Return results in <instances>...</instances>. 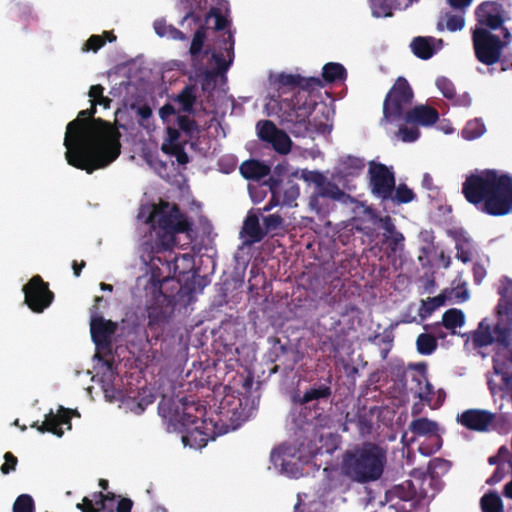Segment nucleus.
Returning a JSON list of instances; mask_svg holds the SVG:
<instances>
[{
	"instance_id": "20e7f679",
	"label": "nucleus",
	"mask_w": 512,
	"mask_h": 512,
	"mask_svg": "<svg viewBox=\"0 0 512 512\" xmlns=\"http://www.w3.org/2000/svg\"><path fill=\"white\" fill-rule=\"evenodd\" d=\"M386 450L372 442H364L347 450L341 461V472L350 480L365 484L381 478L386 464Z\"/></svg>"
},
{
	"instance_id": "393cba45",
	"label": "nucleus",
	"mask_w": 512,
	"mask_h": 512,
	"mask_svg": "<svg viewBox=\"0 0 512 512\" xmlns=\"http://www.w3.org/2000/svg\"><path fill=\"white\" fill-rule=\"evenodd\" d=\"M234 44L235 41L233 33L231 31H228L227 36L223 37L221 41L220 48L225 50L229 57V60L227 61L222 53L215 52L212 54V59L215 62L218 72H225L231 65L234 56Z\"/></svg>"
},
{
	"instance_id": "a878e982",
	"label": "nucleus",
	"mask_w": 512,
	"mask_h": 512,
	"mask_svg": "<svg viewBox=\"0 0 512 512\" xmlns=\"http://www.w3.org/2000/svg\"><path fill=\"white\" fill-rule=\"evenodd\" d=\"M354 424L360 435L371 434L373 423L371 417L365 411H358L355 414L346 413L343 431H348V425Z\"/></svg>"
},
{
	"instance_id": "bf43d9fd",
	"label": "nucleus",
	"mask_w": 512,
	"mask_h": 512,
	"mask_svg": "<svg viewBox=\"0 0 512 512\" xmlns=\"http://www.w3.org/2000/svg\"><path fill=\"white\" fill-rule=\"evenodd\" d=\"M105 44V39L100 35H92L86 41L85 50L97 52Z\"/></svg>"
},
{
	"instance_id": "423d86ee",
	"label": "nucleus",
	"mask_w": 512,
	"mask_h": 512,
	"mask_svg": "<svg viewBox=\"0 0 512 512\" xmlns=\"http://www.w3.org/2000/svg\"><path fill=\"white\" fill-rule=\"evenodd\" d=\"M301 178L314 185L313 192L309 197V208L320 220H323L331 212L335 201L346 203L351 199L349 194L320 171L302 170Z\"/></svg>"
},
{
	"instance_id": "ddd939ff",
	"label": "nucleus",
	"mask_w": 512,
	"mask_h": 512,
	"mask_svg": "<svg viewBox=\"0 0 512 512\" xmlns=\"http://www.w3.org/2000/svg\"><path fill=\"white\" fill-rule=\"evenodd\" d=\"M22 290L24 303L35 313H42L54 300V293L40 275L33 276Z\"/></svg>"
},
{
	"instance_id": "4d7b16f0",
	"label": "nucleus",
	"mask_w": 512,
	"mask_h": 512,
	"mask_svg": "<svg viewBox=\"0 0 512 512\" xmlns=\"http://www.w3.org/2000/svg\"><path fill=\"white\" fill-rule=\"evenodd\" d=\"M4 460L5 462L0 467V471L2 472V474L7 475L10 472L16 470L18 459L13 453L6 452L4 454Z\"/></svg>"
},
{
	"instance_id": "7ed1b4c3",
	"label": "nucleus",
	"mask_w": 512,
	"mask_h": 512,
	"mask_svg": "<svg viewBox=\"0 0 512 512\" xmlns=\"http://www.w3.org/2000/svg\"><path fill=\"white\" fill-rule=\"evenodd\" d=\"M466 200L481 205V210L492 216H504L512 212V177L499 175L495 170L486 169L467 176L462 184Z\"/></svg>"
},
{
	"instance_id": "b1692460",
	"label": "nucleus",
	"mask_w": 512,
	"mask_h": 512,
	"mask_svg": "<svg viewBox=\"0 0 512 512\" xmlns=\"http://www.w3.org/2000/svg\"><path fill=\"white\" fill-rule=\"evenodd\" d=\"M285 172H286L285 166L278 164L274 167L272 175L265 182V184L269 187L272 197H271L268 205L264 207V209H263L264 211H269L272 207H274L280 203L281 183H282L281 177L285 174Z\"/></svg>"
},
{
	"instance_id": "c9c22d12",
	"label": "nucleus",
	"mask_w": 512,
	"mask_h": 512,
	"mask_svg": "<svg viewBox=\"0 0 512 512\" xmlns=\"http://www.w3.org/2000/svg\"><path fill=\"white\" fill-rule=\"evenodd\" d=\"M154 30L160 37L167 36L173 40H186V35L173 25H168L163 20H157L154 22Z\"/></svg>"
},
{
	"instance_id": "473e14b6",
	"label": "nucleus",
	"mask_w": 512,
	"mask_h": 512,
	"mask_svg": "<svg viewBox=\"0 0 512 512\" xmlns=\"http://www.w3.org/2000/svg\"><path fill=\"white\" fill-rule=\"evenodd\" d=\"M197 88L193 84L186 85L177 95L176 101L181 105L183 112L191 114L194 112V105L197 100Z\"/></svg>"
},
{
	"instance_id": "13d9d810",
	"label": "nucleus",
	"mask_w": 512,
	"mask_h": 512,
	"mask_svg": "<svg viewBox=\"0 0 512 512\" xmlns=\"http://www.w3.org/2000/svg\"><path fill=\"white\" fill-rule=\"evenodd\" d=\"M482 24L486 25L490 29L496 30L502 27L503 18L500 14H487L483 20H481Z\"/></svg>"
},
{
	"instance_id": "5701e85b",
	"label": "nucleus",
	"mask_w": 512,
	"mask_h": 512,
	"mask_svg": "<svg viewBox=\"0 0 512 512\" xmlns=\"http://www.w3.org/2000/svg\"><path fill=\"white\" fill-rule=\"evenodd\" d=\"M279 226H242L239 233L241 239L240 249L251 247L258 243L272 230H276Z\"/></svg>"
},
{
	"instance_id": "a18cd8bd",
	"label": "nucleus",
	"mask_w": 512,
	"mask_h": 512,
	"mask_svg": "<svg viewBox=\"0 0 512 512\" xmlns=\"http://www.w3.org/2000/svg\"><path fill=\"white\" fill-rule=\"evenodd\" d=\"M273 461L277 464V462L279 460H281V467H282V470L284 472H286L287 474L293 476V477H296L299 472H300V469H299V466L297 463H291V461L289 459L286 458V453L283 451V454L281 456V451L278 450H274L272 452V455H271Z\"/></svg>"
},
{
	"instance_id": "1a4fd4ad",
	"label": "nucleus",
	"mask_w": 512,
	"mask_h": 512,
	"mask_svg": "<svg viewBox=\"0 0 512 512\" xmlns=\"http://www.w3.org/2000/svg\"><path fill=\"white\" fill-rule=\"evenodd\" d=\"M476 59L484 65L491 66L499 62L505 43L499 36L485 28H477L472 34Z\"/></svg>"
},
{
	"instance_id": "79ce46f5",
	"label": "nucleus",
	"mask_w": 512,
	"mask_h": 512,
	"mask_svg": "<svg viewBox=\"0 0 512 512\" xmlns=\"http://www.w3.org/2000/svg\"><path fill=\"white\" fill-rule=\"evenodd\" d=\"M483 512H503V503L500 496L496 493H487L480 500Z\"/></svg>"
},
{
	"instance_id": "c756f323",
	"label": "nucleus",
	"mask_w": 512,
	"mask_h": 512,
	"mask_svg": "<svg viewBox=\"0 0 512 512\" xmlns=\"http://www.w3.org/2000/svg\"><path fill=\"white\" fill-rule=\"evenodd\" d=\"M382 227L384 228L383 245L386 246V249L390 250L394 255L401 252L404 246V236L395 230L396 226Z\"/></svg>"
},
{
	"instance_id": "4468645a",
	"label": "nucleus",
	"mask_w": 512,
	"mask_h": 512,
	"mask_svg": "<svg viewBox=\"0 0 512 512\" xmlns=\"http://www.w3.org/2000/svg\"><path fill=\"white\" fill-rule=\"evenodd\" d=\"M409 430L416 436H426L427 440L419 445L418 451L423 456H431L438 452L443 440L438 433V423L426 417L414 419L409 424Z\"/></svg>"
},
{
	"instance_id": "0eeeda50",
	"label": "nucleus",
	"mask_w": 512,
	"mask_h": 512,
	"mask_svg": "<svg viewBox=\"0 0 512 512\" xmlns=\"http://www.w3.org/2000/svg\"><path fill=\"white\" fill-rule=\"evenodd\" d=\"M168 280V278L160 279L159 276L153 272L145 286L146 293H151L154 300V303L147 308V327L152 332L151 338L155 340H158L159 334L170 314L168 311L171 303L170 296L164 294L162 291V284Z\"/></svg>"
},
{
	"instance_id": "dca6fc26",
	"label": "nucleus",
	"mask_w": 512,
	"mask_h": 512,
	"mask_svg": "<svg viewBox=\"0 0 512 512\" xmlns=\"http://www.w3.org/2000/svg\"><path fill=\"white\" fill-rule=\"evenodd\" d=\"M258 137L269 143L279 154L286 155L291 150L292 141L283 130L271 120H261L257 123Z\"/></svg>"
},
{
	"instance_id": "9b49d317",
	"label": "nucleus",
	"mask_w": 512,
	"mask_h": 512,
	"mask_svg": "<svg viewBox=\"0 0 512 512\" xmlns=\"http://www.w3.org/2000/svg\"><path fill=\"white\" fill-rule=\"evenodd\" d=\"M268 341L271 347L266 353V359L269 363L273 364L270 368V373L281 372L288 375L294 370L298 362L296 350L291 345L282 344L277 337H270Z\"/></svg>"
},
{
	"instance_id": "338daca9",
	"label": "nucleus",
	"mask_w": 512,
	"mask_h": 512,
	"mask_svg": "<svg viewBox=\"0 0 512 512\" xmlns=\"http://www.w3.org/2000/svg\"><path fill=\"white\" fill-rule=\"evenodd\" d=\"M104 87L100 84L92 85L89 89L88 96L91 101H96L103 96Z\"/></svg>"
},
{
	"instance_id": "de8ad7c7",
	"label": "nucleus",
	"mask_w": 512,
	"mask_h": 512,
	"mask_svg": "<svg viewBox=\"0 0 512 512\" xmlns=\"http://www.w3.org/2000/svg\"><path fill=\"white\" fill-rule=\"evenodd\" d=\"M174 273L184 274L193 264V257L189 253L174 256L173 260Z\"/></svg>"
},
{
	"instance_id": "052dcab7",
	"label": "nucleus",
	"mask_w": 512,
	"mask_h": 512,
	"mask_svg": "<svg viewBox=\"0 0 512 512\" xmlns=\"http://www.w3.org/2000/svg\"><path fill=\"white\" fill-rule=\"evenodd\" d=\"M236 164H237L236 160L233 157H228V156L222 157L218 162L220 171H222L226 174H229L232 171H234L236 168Z\"/></svg>"
},
{
	"instance_id": "4be33fe9",
	"label": "nucleus",
	"mask_w": 512,
	"mask_h": 512,
	"mask_svg": "<svg viewBox=\"0 0 512 512\" xmlns=\"http://www.w3.org/2000/svg\"><path fill=\"white\" fill-rule=\"evenodd\" d=\"M443 45L444 41L442 39L417 36L411 41L410 47L416 57L422 60H428L432 58Z\"/></svg>"
},
{
	"instance_id": "5fc2aeb1",
	"label": "nucleus",
	"mask_w": 512,
	"mask_h": 512,
	"mask_svg": "<svg viewBox=\"0 0 512 512\" xmlns=\"http://www.w3.org/2000/svg\"><path fill=\"white\" fill-rule=\"evenodd\" d=\"M436 224H452L454 217L450 205H441L438 207V213L434 219Z\"/></svg>"
},
{
	"instance_id": "58836bf2",
	"label": "nucleus",
	"mask_w": 512,
	"mask_h": 512,
	"mask_svg": "<svg viewBox=\"0 0 512 512\" xmlns=\"http://www.w3.org/2000/svg\"><path fill=\"white\" fill-rule=\"evenodd\" d=\"M416 198V194L406 184L400 183L398 186L395 185V190L392 197L388 199L394 204H406L413 201Z\"/></svg>"
},
{
	"instance_id": "6e6552de",
	"label": "nucleus",
	"mask_w": 512,
	"mask_h": 512,
	"mask_svg": "<svg viewBox=\"0 0 512 512\" xmlns=\"http://www.w3.org/2000/svg\"><path fill=\"white\" fill-rule=\"evenodd\" d=\"M414 98L413 90L404 77H398L385 96L381 121L396 122L404 119Z\"/></svg>"
},
{
	"instance_id": "39448f33",
	"label": "nucleus",
	"mask_w": 512,
	"mask_h": 512,
	"mask_svg": "<svg viewBox=\"0 0 512 512\" xmlns=\"http://www.w3.org/2000/svg\"><path fill=\"white\" fill-rule=\"evenodd\" d=\"M179 404L175 410L174 419L183 428V444L193 448L205 447L209 440L215 439L212 421L207 423L204 419L205 406L194 400H189L188 397L181 398Z\"/></svg>"
},
{
	"instance_id": "6ab92c4d",
	"label": "nucleus",
	"mask_w": 512,
	"mask_h": 512,
	"mask_svg": "<svg viewBox=\"0 0 512 512\" xmlns=\"http://www.w3.org/2000/svg\"><path fill=\"white\" fill-rule=\"evenodd\" d=\"M495 414L479 409H468L459 417L458 421L469 430L485 432L493 423Z\"/></svg>"
},
{
	"instance_id": "aec40b11",
	"label": "nucleus",
	"mask_w": 512,
	"mask_h": 512,
	"mask_svg": "<svg viewBox=\"0 0 512 512\" xmlns=\"http://www.w3.org/2000/svg\"><path fill=\"white\" fill-rule=\"evenodd\" d=\"M332 395L331 376L324 382L312 384L303 394L293 396V402L298 405H309L314 401L327 400Z\"/></svg>"
},
{
	"instance_id": "9d476101",
	"label": "nucleus",
	"mask_w": 512,
	"mask_h": 512,
	"mask_svg": "<svg viewBox=\"0 0 512 512\" xmlns=\"http://www.w3.org/2000/svg\"><path fill=\"white\" fill-rule=\"evenodd\" d=\"M139 215L147 216L144 224H193L184 217L177 204L164 200L142 206Z\"/></svg>"
},
{
	"instance_id": "09e8293b",
	"label": "nucleus",
	"mask_w": 512,
	"mask_h": 512,
	"mask_svg": "<svg viewBox=\"0 0 512 512\" xmlns=\"http://www.w3.org/2000/svg\"><path fill=\"white\" fill-rule=\"evenodd\" d=\"M35 504L33 498L28 494L18 496L13 504V512H34Z\"/></svg>"
},
{
	"instance_id": "f8f14e48",
	"label": "nucleus",
	"mask_w": 512,
	"mask_h": 512,
	"mask_svg": "<svg viewBox=\"0 0 512 512\" xmlns=\"http://www.w3.org/2000/svg\"><path fill=\"white\" fill-rule=\"evenodd\" d=\"M368 175L372 194L386 203L395 190L396 179L392 168L382 163L370 162Z\"/></svg>"
},
{
	"instance_id": "f704fd0d",
	"label": "nucleus",
	"mask_w": 512,
	"mask_h": 512,
	"mask_svg": "<svg viewBox=\"0 0 512 512\" xmlns=\"http://www.w3.org/2000/svg\"><path fill=\"white\" fill-rule=\"evenodd\" d=\"M465 315L462 310L451 308L444 312L442 316V326L450 330L452 334L456 333V328L464 325Z\"/></svg>"
},
{
	"instance_id": "a211bd4d",
	"label": "nucleus",
	"mask_w": 512,
	"mask_h": 512,
	"mask_svg": "<svg viewBox=\"0 0 512 512\" xmlns=\"http://www.w3.org/2000/svg\"><path fill=\"white\" fill-rule=\"evenodd\" d=\"M118 330V323L103 317L90 319L91 339L98 351L110 352L112 338Z\"/></svg>"
},
{
	"instance_id": "7c9ffc66",
	"label": "nucleus",
	"mask_w": 512,
	"mask_h": 512,
	"mask_svg": "<svg viewBox=\"0 0 512 512\" xmlns=\"http://www.w3.org/2000/svg\"><path fill=\"white\" fill-rule=\"evenodd\" d=\"M493 343H495L493 329L486 319H483L479 323L478 329L473 333V344L476 348H483Z\"/></svg>"
},
{
	"instance_id": "cd10ccee",
	"label": "nucleus",
	"mask_w": 512,
	"mask_h": 512,
	"mask_svg": "<svg viewBox=\"0 0 512 512\" xmlns=\"http://www.w3.org/2000/svg\"><path fill=\"white\" fill-rule=\"evenodd\" d=\"M355 216L352 218L353 221L357 219L362 223L370 224H392L391 217L386 215L384 218H379L375 209L362 203L358 204L354 210Z\"/></svg>"
},
{
	"instance_id": "a19ab883",
	"label": "nucleus",
	"mask_w": 512,
	"mask_h": 512,
	"mask_svg": "<svg viewBox=\"0 0 512 512\" xmlns=\"http://www.w3.org/2000/svg\"><path fill=\"white\" fill-rule=\"evenodd\" d=\"M446 302V296L440 294L436 297L427 298L426 301H422V305L419 309V316L421 319H425L430 316L437 308L443 306Z\"/></svg>"
},
{
	"instance_id": "f03ea898",
	"label": "nucleus",
	"mask_w": 512,
	"mask_h": 512,
	"mask_svg": "<svg viewBox=\"0 0 512 512\" xmlns=\"http://www.w3.org/2000/svg\"><path fill=\"white\" fill-rule=\"evenodd\" d=\"M279 93L277 102L279 118L291 133L299 136L310 130L309 116L316 107L310 92L323 87L319 77H303L299 74H279L274 81Z\"/></svg>"
},
{
	"instance_id": "680f3d73",
	"label": "nucleus",
	"mask_w": 512,
	"mask_h": 512,
	"mask_svg": "<svg viewBox=\"0 0 512 512\" xmlns=\"http://www.w3.org/2000/svg\"><path fill=\"white\" fill-rule=\"evenodd\" d=\"M430 466L435 468V473H446L450 468V462L443 458H434L430 461Z\"/></svg>"
},
{
	"instance_id": "bb28decb",
	"label": "nucleus",
	"mask_w": 512,
	"mask_h": 512,
	"mask_svg": "<svg viewBox=\"0 0 512 512\" xmlns=\"http://www.w3.org/2000/svg\"><path fill=\"white\" fill-rule=\"evenodd\" d=\"M271 169L268 165L258 160H247L240 165L241 175L248 180H260L268 176Z\"/></svg>"
},
{
	"instance_id": "3c124183",
	"label": "nucleus",
	"mask_w": 512,
	"mask_h": 512,
	"mask_svg": "<svg viewBox=\"0 0 512 512\" xmlns=\"http://www.w3.org/2000/svg\"><path fill=\"white\" fill-rule=\"evenodd\" d=\"M205 38L206 31L205 28L202 26L199 29H197L193 35V39L189 49L191 56L195 57L201 52Z\"/></svg>"
},
{
	"instance_id": "f3484780",
	"label": "nucleus",
	"mask_w": 512,
	"mask_h": 512,
	"mask_svg": "<svg viewBox=\"0 0 512 512\" xmlns=\"http://www.w3.org/2000/svg\"><path fill=\"white\" fill-rule=\"evenodd\" d=\"M72 416L80 417V413L76 409L72 410L63 406H59L57 413H54L51 409L50 412L45 416V420L41 425H38V422H35L31 425V427L37 428L40 433L50 432L58 437H62L64 431L62 430L61 426L66 425L67 429L70 430L72 428Z\"/></svg>"
},
{
	"instance_id": "c03bdc74",
	"label": "nucleus",
	"mask_w": 512,
	"mask_h": 512,
	"mask_svg": "<svg viewBox=\"0 0 512 512\" xmlns=\"http://www.w3.org/2000/svg\"><path fill=\"white\" fill-rule=\"evenodd\" d=\"M282 194V204L287 206H292V204L296 201V199L300 195V188L299 185L292 179L287 180L285 183V187L283 191L281 190Z\"/></svg>"
},
{
	"instance_id": "e2e57ef3",
	"label": "nucleus",
	"mask_w": 512,
	"mask_h": 512,
	"mask_svg": "<svg viewBox=\"0 0 512 512\" xmlns=\"http://www.w3.org/2000/svg\"><path fill=\"white\" fill-rule=\"evenodd\" d=\"M77 509L81 510L82 512H100L101 509L96 506L92 499L88 497H84L82 500V503H78L76 505Z\"/></svg>"
},
{
	"instance_id": "6e6d98bb",
	"label": "nucleus",
	"mask_w": 512,
	"mask_h": 512,
	"mask_svg": "<svg viewBox=\"0 0 512 512\" xmlns=\"http://www.w3.org/2000/svg\"><path fill=\"white\" fill-rule=\"evenodd\" d=\"M397 135L403 142H414L420 137V131L417 127L401 126Z\"/></svg>"
},
{
	"instance_id": "774afa93",
	"label": "nucleus",
	"mask_w": 512,
	"mask_h": 512,
	"mask_svg": "<svg viewBox=\"0 0 512 512\" xmlns=\"http://www.w3.org/2000/svg\"><path fill=\"white\" fill-rule=\"evenodd\" d=\"M133 501L129 498H121L117 504L116 512H131Z\"/></svg>"
},
{
	"instance_id": "864d4df0",
	"label": "nucleus",
	"mask_w": 512,
	"mask_h": 512,
	"mask_svg": "<svg viewBox=\"0 0 512 512\" xmlns=\"http://www.w3.org/2000/svg\"><path fill=\"white\" fill-rule=\"evenodd\" d=\"M493 335L495 337V342H497L498 344L504 347H507L509 345L510 330L506 325L497 323L493 327Z\"/></svg>"
},
{
	"instance_id": "2eb2a0df",
	"label": "nucleus",
	"mask_w": 512,
	"mask_h": 512,
	"mask_svg": "<svg viewBox=\"0 0 512 512\" xmlns=\"http://www.w3.org/2000/svg\"><path fill=\"white\" fill-rule=\"evenodd\" d=\"M150 235H155L154 245L157 250H171L180 245L179 235L192 239L193 226H149Z\"/></svg>"
},
{
	"instance_id": "37998d69",
	"label": "nucleus",
	"mask_w": 512,
	"mask_h": 512,
	"mask_svg": "<svg viewBox=\"0 0 512 512\" xmlns=\"http://www.w3.org/2000/svg\"><path fill=\"white\" fill-rule=\"evenodd\" d=\"M161 150L168 155L174 156L176 161L180 165H186L189 162V156L185 151L184 145L178 144H166L163 143Z\"/></svg>"
},
{
	"instance_id": "69168bd1",
	"label": "nucleus",
	"mask_w": 512,
	"mask_h": 512,
	"mask_svg": "<svg viewBox=\"0 0 512 512\" xmlns=\"http://www.w3.org/2000/svg\"><path fill=\"white\" fill-rule=\"evenodd\" d=\"M260 209H251L242 224H260Z\"/></svg>"
},
{
	"instance_id": "2f4dec72",
	"label": "nucleus",
	"mask_w": 512,
	"mask_h": 512,
	"mask_svg": "<svg viewBox=\"0 0 512 512\" xmlns=\"http://www.w3.org/2000/svg\"><path fill=\"white\" fill-rule=\"evenodd\" d=\"M322 78L327 83L344 81L347 78V70L340 63L329 62L322 68Z\"/></svg>"
},
{
	"instance_id": "c85d7f7f",
	"label": "nucleus",
	"mask_w": 512,
	"mask_h": 512,
	"mask_svg": "<svg viewBox=\"0 0 512 512\" xmlns=\"http://www.w3.org/2000/svg\"><path fill=\"white\" fill-rule=\"evenodd\" d=\"M464 25V13L461 12L460 14H453L451 12H445L439 17L436 28L440 32H443L445 29L450 32H456L462 30Z\"/></svg>"
},
{
	"instance_id": "4c0bfd02",
	"label": "nucleus",
	"mask_w": 512,
	"mask_h": 512,
	"mask_svg": "<svg viewBox=\"0 0 512 512\" xmlns=\"http://www.w3.org/2000/svg\"><path fill=\"white\" fill-rule=\"evenodd\" d=\"M412 381L417 383L416 394L421 400L430 401L434 394L433 386L428 381L425 373L415 375L412 377Z\"/></svg>"
},
{
	"instance_id": "e433bc0d",
	"label": "nucleus",
	"mask_w": 512,
	"mask_h": 512,
	"mask_svg": "<svg viewBox=\"0 0 512 512\" xmlns=\"http://www.w3.org/2000/svg\"><path fill=\"white\" fill-rule=\"evenodd\" d=\"M417 351L422 355H431L438 346L435 335L421 333L416 339Z\"/></svg>"
},
{
	"instance_id": "f257e3e1",
	"label": "nucleus",
	"mask_w": 512,
	"mask_h": 512,
	"mask_svg": "<svg viewBox=\"0 0 512 512\" xmlns=\"http://www.w3.org/2000/svg\"><path fill=\"white\" fill-rule=\"evenodd\" d=\"M95 103L81 110L68 123L64 137L65 158L69 165L88 174L115 161L121 152V133L115 124L95 118Z\"/></svg>"
},
{
	"instance_id": "603ef678",
	"label": "nucleus",
	"mask_w": 512,
	"mask_h": 512,
	"mask_svg": "<svg viewBox=\"0 0 512 512\" xmlns=\"http://www.w3.org/2000/svg\"><path fill=\"white\" fill-rule=\"evenodd\" d=\"M210 18L215 19L214 29L216 31L224 30L228 27L229 21L225 16H223L221 10L219 8L212 7L207 16L206 21H208Z\"/></svg>"
},
{
	"instance_id": "72a5a7b5",
	"label": "nucleus",
	"mask_w": 512,
	"mask_h": 512,
	"mask_svg": "<svg viewBox=\"0 0 512 512\" xmlns=\"http://www.w3.org/2000/svg\"><path fill=\"white\" fill-rule=\"evenodd\" d=\"M365 168V160L360 157L347 155L340 160V171L345 176H358Z\"/></svg>"
},
{
	"instance_id": "412c9836",
	"label": "nucleus",
	"mask_w": 512,
	"mask_h": 512,
	"mask_svg": "<svg viewBox=\"0 0 512 512\" xmlns=\"http://www.w3.org/2000/svg\"><path fill=\"white\" fill-rule=\"evenodd\" d=\"M438 120V110L428 105H418L408 109L403 119L407 124H416L425 127L434 125Z\"/></svg>"
},
{
	"instance_id": "49530a36",
	"label": "nucleus",
	"mask_w": 512,
	"mask_h": 512,
	"mask_svg": "<svg viewBox=\"0 0 512 512\" xmlns=\"http://www.w3.org/2000/svg\"><path fill=\"white\" fill-rule=\"evenodd\" d=\"M177 124L178 127L189 137H193L200 132L196 121L186 115H179L177 117Z\"/></svg>"
},
{
	"instance_id": "0e129e2a",
	"label": "nucleus",
	"mask_w": 512,
	"mask_h": 512,
	"mask_svg": "<svg viewBox=\"0 0 512 512\" xmlns=\"http://www.w3.org/2000/svg\"><path fill=\"white\" fill-rule=\"evenodd\" d=\"M472 1L473 0H447V3L452 9L465 13L466 9L471 5Z\"/></svg>"
},
{
	"instance_id": "8fccbe9b",
	"label": "nucleus",
	"mask_w": 512,
	"mask_h": 512,
	"mask_svg": "<svg viewBox=\"0 0 512 512\" xmlns=\"http://www.w3.org/2000/svg\"><path fill=\"white\" fill-rule=\"evenodd\" d=\"M436 86L442 95L448 100H454L456 97L455 86L452 81L446 77H439L436 80Z\"/></svg>"
},
{
	"instance_id": "ea45409f",
	"label": "nucleus",
	"mask_w": 512,
	"mask_h": 512,
	"mask_svg": "<svg viewBox=\"0 0 512 512\" xmlns=\"http://www.w3.org/2000/svg\"><path fill=\"white\" fill-rule=\"evenodd\" d=\"M486 128L482 120L473 119L466 123L461 134L466 140H474L482 136Z\"/></svg>"
}]
</instances>
